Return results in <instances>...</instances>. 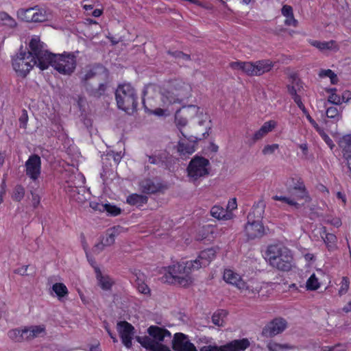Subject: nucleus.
Returning <instances> with one entry per match:
<instances>
[{"instance_id": "nucleus-1", "label": "nucleus", "mask_w": 351, "mask_h": 351, "mask_svg": "<svg viewBox=\"0 0 351 351\" xmlns=\"http://www.w3.org/2000/svg\"><path fill=\"white\" fill-rule=\"evenodd\" d=\"M31 47L39 60L38 67L41 70L47 69L51 65L60 73L70 75L76 67V57L74 54L66 52L62 54L51 53L37 36L32 38Z\"/></svg>"}, {"instance_id": "nucleus-2", "label": "nucleus", "mask_w": 351, "mask_h": 351, "mask_svg": "<svg viewBox=\"0 0 351 351\" xmlns=\"http://www.w3.org/2000/svg\"><path fill=\"white\" fill-rule=\"evenodd\" d=\"M223 280L250 298L267 297L273 289L271 282H261L255 280L245 282L239 274L230 269L224 270Z\"/></svg>"}, {"instance_id": "nucleus-3", "label": "nucleus", "mask_w": 351, "mask_h": 351, "mask_svg": "<svg viewBox=\"0 0 351 351\" xmlns=\"http://www.w3.org/2000/svg\"><path fill=\"white\" fill-rule=\"evenodd\" d=\"M198 270V265L191 261L176 263L168 267H162L159 273L163 282L186 287L193 281V272Z\"/></svg>"}, {"instance_id": "nucleus-4", "label": "nucleus", "mask_w": 351, "mask_h": 351, "mask_svg": "<svg viewBox=\"0 0 351 351\" xmlns=\"http://www.w3.org/2000/svg\"><path fill=\"white\" fill-rule=\"evenodd\" d=\"M193 119H196L197 123L199 125H206V128H210L208 114L203 108L197 106H184L176 112L175 123L180 130L187 125L189 120Z\"/></svg>"}, {"instance_id": "nucleus-5", "label": "nucleus", "mask_w": 351, "mask_h": 351, "mask_svg": "<svg viewBox=\"0 0 351 351\" xmlns=\"http://www.w3.org/2000/svg\"><path fill=\"white\" fill-rule=\"evenodd\" d=\"M191 92L189 84L181 80H173L162 88L161 100L165 106L180 104L191 96Z\"/></svg>"}, {"instance_id": "nucleus-6", "label": "nucleus", "mask_w": 351, "mask_h": 351, "mask_svg": "<svg viewBox=\"0 0 351 351\" xmlns=\"http://www.w3.org/2000/svg\"><path fill=\"white\" fill-rule=\"evenodd\" d=\"M269 265L281 271H289L293 264V258L289 249L282 245H271L266 252Z\"/></svg>"}, {"instance_id": "nucleus-7", "label": "nucleus", "mask_w": 351, "mask_h": 351, "mask_svg": "<svg viewBox=\"0 0 351 351\" xmlns=\"http://www.w3.org/2000/svg\"><path fill=\"white\" fill-rule=\"evenodd\" d=\"M29 47L28 51H21L12 58L14 70L22 77L26 76L34 66L36 65L38 67L39 60L31 47V41Z\"/></svg>"}, {"instance_id": "nucleus-8", "label": "nucleus", "mask_w": 351, "mask_h": 351, "mask_svg": "<svg viewBox=\"0 0 351 351\" xmlns=\"http://www.w3.org/2000/svg\"><path fill=\"white\" fill-rule=\"evenodd\" d=\"M230 66L236 71L250 76H259L271 70L274 62L270 60H261L256 62L236 61L230 63Z\"/></svg>"}, {"instance_id": "nucleus-9", "label": "nucleus", "mask_w": 351, "mask_h": 351, "mask_svg": "<svg viewBox=\"0 0 351 351\" xmlns=\"http://www.w3.org/2000/svg\"><path fill=\"white\" fill-rule=\"evenodd\" d=\"M115 95L117 106L119 109L128 112L136 108V93L130 84H120L116 90Z\"/></svg>"}, {"instance_id": "nucleus-10", "label": "nucleus", "mask_w": 351, "mask_h": 351, "mask_svg": "<svg viewBox=\"0 0 351 351\" xmlns=\"http://www.w3.org/2000/svg\"><path fill=\"white\" fill-rule=\"evenodd\" d=\"M210 162L208 159L196 156L189 162L186 171L190 181L195 182L206 177L209 173Z\"/></svg>"}, {"instance_id": "nucleus-11", "label": "nucleus", "mask_w": 351, "mask_h": 351, "mask_svg": "<svg viewBox=\"0 0 351 351\" xmlns=\"http://www.w3.org/2000/svg\"><path fill=\"white\" fill-rule=\"evenodd\" d=\"M72 177L75 180L67 182V186H65L66 191L75 201L83 203L86 199L84 196L86 189L84 186L85 178L80 173L74 175Z\"/></svg>"}, {"instance_id": "nucleus-12", "label": "nucleus", "mask_w": 351, "mask_h": 351, "mask_svg": "<svg viewBox=\"0 0 351 351\" xmlns=\"http://www.w3.org/2000/svg\"><path fill=\"white\" fill-rule=\"evenodd\" d=\"M25 173L33 182H36L41 173V159L36 155H31L25 162Z\"/></svg>"}, {"instance_id": "nucleus-13", "label": "nucleus", "mask_w": 351, "mask_h": 351, "mask_svg": "<svg viewBox=\"0 0 351 351\" xmlns=\"http://www.w3.org/2000/svg\"><path fill=\"white\" fill-rule=\"evenodd\" d=\"M245 232L249 239H253L263 237L265 233V230L261 221L259 219L253 220L252 214L250 213L247 216Z\"/></svg>"}, {"instance_id": "nucleus-14", "label": "nucleus", "mask_w": 351, "mask_h": 351, "mask_svg": "<svg viewBox=\"0 0 351 351\" xmlns=\"http://www.w3.org/2000/svg\"><path fill=\"white\" fill-rule=\"evenodd\" d=\"M287 323L282 318H276L268 323L263 329L262 334L266 337H272L282 332L287 328Z\"/></svg>"}, {"instance_id": "nucleus-15", "label": "nucleus", "mask_w": 351, "mask_h": 351, "mask_svg": "<svg viewBox=\"0 0 351 351\" xmlns=\"http://www.w3.org/2000/svg\"><path fill=\"white\" fill-rule=\"evenodd\" d=\"M172 346L175 351H198L188 336L181 332L174 335Z\"/></svg>"}, {"instance_id": "nucleus-16", "label": "nucleus", "mask_w": 351, "mask_h": 351, "mask_svg": "<svg viewBox=\"0 0 351 351\" xmlns=\"http://www.w3.org/2000/svg\"><path fill=\"white\" fill-rule=\"evenodd\" d=\"M134 327L127 322H120L117 324V330L122 343L127 348L132 346V340L134 335Z\"/></svg>"}, {"instance_id": "nucleus-17", "label": "nucleus", "mask_w": 351, "mask_h": 351, "mask_svg": "<svg viewBox=\"0 0 351 351\" xmlns=\"http://www.w3.org/2000/svg\"><path fill=\"white\" fill-rule=\"evenodd\" d=\"M147 331L149 336H139L138 337H147L151 341L162 343L165 338H171V334L168 330L158 326H150Z\"/></svg>"}, {"instance_id": "nucleus-18", "label": "nucleus", "mask_w": 351, "mask_h": 351, "mask_svg": "<svg viewBox=\"0 0 351 351\" xmlns=\"http://www.w3.org/2000/svg\"><path fill=\"white\" fill-rule=\"evenodd\" d=\"M216 250L214 248H208L202 251L198 256L191 261L194 265H198V269L206 267L215 258Z\"/></svg>"}, {"instance_id": "nucleus-19", "label": "nucleus", "mask_w": 351, "mask_h": 351, "mask_svg": "<svg viewBox=\"0 0 351 351\" xmlns=\"http://www.w3.org/2000/svg\"><path fill=\"white\" fill-rule=\"evenodd\" d=\"M177 150L180 156H188L195 152L196 143L186 138L180 139L178 144Z\"/></svg>"}, {"instance_id": "nucleus-20", "label": "nucleus", "mask_w": 351, "mask_h": 351, "mask_svg": "<svg viewBox=\"0 0 351 351\" xmlns=\"http://www.w3.org/2000/svg\"><path fill=\"white\" fill-rule=\"evenodd\" d=\"M278 123L274 120H269L265 122L263 125L254 132L252 139L254 141H258L263 138L269 132H272L277 126Z\"/></svg>"}, {"instance_id": "nucleus-21", "label": "nucleus", "mask_w": 351, "mask_h": 351, "mask_svg": "<svg viewBox=\"0 0 351 351\" xmlns=\"http://www.w3.org/2000/svg\"><path fill=\"white\" fill-rule=\"evenodd\" d=\"M288 92L295 102V99H302L304 95V88L300 79L293 77L291 84L288 86Z\"/></svg>"}, {"instance_id": "nucleus-22", "label": "nucleus", "mask_w": 351, "mask_h": 351, "mask_svg": "<svg viewBox=\"0 0 351 351\" xmlns=\"http://www.w3.org/2000/svg\"><path fill=\"white\" fill-rule=\"evenodd\" d=\"M133 278L138 292L145 295H149L151 290L146 283L145 275L140 271H136L134 274Z\"/></svg>"}, {"instance_id": "nucleus-23", "label": "nucleus", "mask_w": 351, "mask_h": 351, "mask_svg": "<svg viewBox=\"0 0 351 351\" xmlns=\"http://www.w3.org/2000/svg\"><path fill=\"white\" fill-rule=\"evenodd\" d=\"M250 346L248 339L233 340L223 346V351H244Z\"/></svg>"}, {"instance_id": "nucleus-24", "label": "nucleus", "mask_w": 351, "mask_h": 351, "mask_svg": "<svg viewBox=\"0 0 351 351\" xmlns=\"http://www.w3.org/2000/svg\"><path fill=\"white\" fill-rule=\"evenodd\" d=\"M136 341L143 347L152 351H171L168 346L151 341L147 337H136Z\"/></svg>"}, {"instance_id": "nucleus-25", "label": "nucleus", "mask_w": 351, "mask_h": 351, "mask_svg": "<svg viewBox=\"0 0 351 351\" xmlns=\"http://www.w3.org/2000/svg\"><path fill=\"white\" fill-rule=\"evenodd\" d=\"M33 23H41L50 20L52 17L51 11L46 7H33Z\"/></svg>"}, {"instance_id": "nucleus-26", "label": "nucleus", "mask_w": 351, "mask_h": 351, "mask_svg": "<svg viewBox=\"0 0 351 351\" xmlns=\"http://www.w3.org/2000/svg\"><path fill=\"white\" fill-rule=\"evenodd\" d=\"M345 159L351 156V134L343 135L337 141Z\"/></svg>"}, {"instance_id": "nucleus-27", "label": "nucleus", "mask_w": 351, "mask_h": 351, "mask_svg": "<svg viewBox=\"0 0 351 351\" xmlns=\"http://www.w3.org/2000/svg\"><path fill=\"white\" fill-rule=\"evenodd\" d=\"M93 267L95 268L96 278L100 287L104 290L110 289L114 284L113 280L109 276L103 274L97 267Z\"/></svg>"}, {"instance_id": "nucleus-28", "label": "nucleus", "mask_w": 351, "mask_h": 351, "mask_svg": "<svg viewBox=\"0 0 351 351\" xmlns=\"http://www.w3.org/2000/svg\"><path fill=\"white\" fill-rule=\"evenodd\" d=\"M210 215L218 220H230L234 217L232 213L227 211L223 207L217 205L211 208Z\"/></svg>"}, {"instance_id": "nucleus-29", "label": "nucleus", "mask_w": 351, "mask_h": 351, "mask_svg": "<svg viewBox=\"0 0 351 351\" xmlns=\"http://www.w3.org/2000/svg\"><path fill=\"white\" fill-rule=\"evenodd\" d=\"M121 229L120 226H117L107 230L106 234L101 239L103 243L107 246L112 245L115 238L121 233Z\"/></svg>"}, {"instance_id": "nucleus-30", "label": "nucleus", "mask_w": 351, "mask_h": 351, "mask_svg": "<svg viewBox=\"0 0 351 351\" xmlns=\"http://www.w3.org/2000/svg\"><path fill=\"white\" fill-rule=\"evenodd\" d=\"M282 14L285 17V24L287 26L297 27L298 21L294 18L291 6L285 5L281 10Z\"/></svg>"}, {"instance_id": "nucleus-31", "label": "nucleus", "mask_w": 351, "mask_h": 351, "mask_svg": "<svg viewBox=\"0 0 351 351\" xmlns=\"http://www.w3.org/2000/svg\"><path fill=\"white\" fill-rule=\"evenodd\" d=\"M291 193V198L295 199L296 202L298 200L309 201L308 193L303 184H300L298 186H295Z\"/></svg>"}, {"instance_id": "nucleus-32", "label": "nucleus", "mask_w": 351, "mask_h": 351, "mask_svg": "<svg viewBox=\"0 0 351 351\" xmlns=\"http://www.w3.org/2000/svg\"><path fill=\"white\" fill-rule=\"evenodd\" d=\"M326 115L328 119H330L332 123H337L342 119V110L339 109L337 106H326Z\"/></svg>"}, {"instance_id": "nucleus-33", "label": "nucleus", "mask_w": 351, "mask_h": 351, "mask_svg": "<svg viewBox=\"0 0 351 351\" xmlns=\"http://www.w3.org/2000/svg\"><path fill=\"white\" fill-rule=\"evenodd\" d=\"M308 42L312 46L317 48L320 51L333 50L337 49V46L335 42L333 40L321 42L318 40H310Z\"/></svg>"}, {"instance_id": "nucleus-34", "label": "nucleus", "mask_w": 351, "mask_h": 351, "mask_svg": "<svg viewBox=\"0 0 351 351\" xmlns=\"http://www.w3.org/2000/svg\"><path fill=\"white\" fill-rule=\"evenodd\" d=\"M0 25L12 29L17 26V23L16 20L7 12H0Z\"/></svg>"}, {"instance_id": "nucleus-35", "label": "nucleus", "mask_w": 351, "mask_h": 351, "mask_svg": "<svg viewBox=\"0 0 351 351\" xmlns=\"http://www.w3.org/2000/svg\"><path fill=\"white\" fill-rule=\"evenodd\" d=\"M33 7L29 8H20L16 12L18 19L25 22H33Z\"/></svg>"}, {"instance_id": "nucleus-36", "label": "nucleus", "mask_w": 351, "mask_h": 351, "mask_svg": "<svg viewBox=\"0 0 351 351\" xmlns=\"http://www.w3.org/2000/svg\"><path fill=\"white\" fill-rule=\"evenodd\" d=\"M267 348L269 351H289L293 348V346L289 343H280L274 341H270Z\"/></svg>"}, {"instance_id": "nucleus-37", "label": "nucleus", "mask_w": 351, "mask_h": 351, "mask_svg": "<svg viewBox=\"0 0 351 351\" xmlns=\"http://www.w3.org/2000/svg\"><path fill=\"white\" fill-rule=\"evenodd\" d=\"M53 291L56 293L59 300L69 294V291L66 285L61 282H56L51 287Z\"/></svg>"}, {"instance_id": "nucleus-38", "label": "nucleus", "mask_w": 351, "mask_h": 351, "mask_svg": "<svg viewBox=\"0 0 351 351\" xmlns=\"http://www.w3.org/2000/svg\"><path fill=\"white\" fill-rule=\"evenodd\" d=\"M147 202V197L142 195L132 194L127 198V202L133 206H141L145 204Z\"/></svg>"}, {"instance_id": "nucleus-39", "label": "nucleus", "mask_w": 351, "mask_h": 351, "mask_svg": "<svg viewBox=\"0 0 351 351\" xmlns=\"http://www.w3.org/2000/svg\"><path fill=\"white\" fill-rule=\"evenodd\" d=\"M322 238L327 245L328 250H332L335 247L337 242V237L335 234L326 232L325 228H324Z\"/></svg>"}, {"instance_id": "nucleus-40", "label": "nucleus", "mask_w": 351, "mask_h": 351, "mask_svg": "<svg viewBox=\"0 0 351 351\" xmlns=\"http://www.w3.org/2000/svg\"><path fill=\"white\" fill-rule=\"evenodd\" d=\"M141 188L145 193H154L158 191V186L151 180H143L140 184Z\"/></svg>"}, {"instance_id": "nucleus-41", "label": "nucleus", "mask_w": 351, "mask_h": 351, "mask_svg": "<svg viewBox=\"0 0 351 351\" xmlns=\"http://www.w3.org/2000/svg\"><path fill=\"white\" fill-rule=\"evenodd\" d=\"M227 315L226 311L221 310L215 312L212 316L213 323L217 326H222L225 322L224 319Z\"/></svg>"}, {"instance_id": "nucleus-42", "label": "nucleus", "mask_w": 351, "mask_h": 351, "mask_svg": "<svg viewBox=\"0 0 351 351\" xmlns=\"http://www.w3.org/2000/svg\"><path fill=\"white\" fill-rule=\"evenodd\" d=\"M329 93L327 101L328 103L339 106L341 104V95L337 93L336 88H329L327 90Z\"/></svg>"}, {"instance_id": "nucleus-43", "label": "nucleus", "mask_w": 351, "mask_h": 351, "mask_svg": "<svg viewBox=\"0 0 351 351\" xmlns=\"http://www.w3.org/2000/svg\"><path fill=\"white\" fill-rule=\"evenodd\" d=\"M320 283L316 275L313 274L307 280L306 287L307 290L314 291L319 289Z\"/></svg>"}, {"instance_id": "nucleus-44", "label": "nucleus", "mask_w": 351, "mask_h": 351, "mask_svg": "<svg viewBox=\"0 0 351 351\" xmlns=\"http://www.w3.org/2000/svg\"><path fill=\"white\" fill-rule=\"evenodd\" d=\"M23 329H19L15 328L10 330L8 332V335L10 339L12 341H14L16 342H22L23 341Z\"/></svg>"}, {"instance_id": "nucleus-45", "label": "nucleus", "mask_w": 351, "mask_h": 351, "mask_svg": "<svg viewBox=\"0 0 351 351\" xmlns=\"http://www.w3.org/2000/svg\"><path fill=\"white\" fill-rule=\"evenodd\" d=\"M272 199L275 201H280L283 203H285L288 205L293 206L295 207H298L299 204L295 202V199H292L291 197H287L283 195H274L272 197Z\"/></svg>"}, {"instance_id": "nucleus-46", "label": "nucleus", "mask_w": 351, "mask_h": 351, "mask_svg": "<svg viewBox=\"0 0 351 351\" xmlns=\"http://www.w3.org/2000/svg\"><path fill=\"white\" fill-rule=\"evenodd\" d=\"M29 328L33 338L38 337L45 334V327L44 325L32 326Z\"/></svg>"}, {"instance_id": "nucleus-47", "label": "nucleus", "mask_w": 351, "mask_h": 351, "mask_svg": "<svg viewBox=\"0 0 351 351\" xmlns=\"http://www.w3.org/2000/svg\"><path fill=\"white\" fill-rule=\"evenodd\" d=\"M321 77H328L330 80L331 84H336L338 82L337 75L330 69L322 70L319 73Z\"/></svg>"}, {"instance_id": "nucleus-48", "label": "nucleus", "mask_w": 351, "mask_h": 351, "mask_svg": "<svg viewBox=\"0 0 351 351\" xmlns=\"http://www.w3.org/2000/svg\"><path fill=\"white\" fill-rule=\"evenodd\" d=\"M25 195V189L21 186L17 185L14 190L13 198L16 201H21Z\"/></svg>"}, {"instance_id": "nucleus-49", "label": "nucleus", "mask_w": 351, "mask_h": 351, "mask_svg": "<svg viewBox=\"0 0 351 351\" xmlns=\"http://www.w3.org/2000/svg\"><path fill=\"white\" fill-rule=\"evenodd\" d=\"M278 144L274 143L271 145H267L263 147L262 153L264 156H269L273 154L276 150L278 149Z\"/></svg>"}, {"instance_id": "nucleus-50", "label": "nucleus", "mask_w": 351, "mask_h": 351, "mask_svg": "<svg viewBox=\"0 0 351 351\" xmlns=\"http://www.w3.org/2000/svg\"><path fill=\"white\" fill-rule=\"evenodd\" d=\"M349 280L347 277H343L341 282L340 283V288L339 290V295H342L347 293L349 289Z\"/></svg>"}, {"instance_id": "nucleus-51", "label": "nucleus", "mask_w": 351, "mask_h": 351, "mask_svg": "<svg viewBox=\"0 0 351 351\" xmlns=\"http://www.w3.org/2000/svg\"><path fill=\"white\" fill-rule=\"evenodd\" d=\"M106 208L105 211L108 213L112 216H117L121 213V209L116 206L110 204H105Z\"/></svg>"}, {"instance_id": "nucleus-52", "label": "nucleus", "mask_w": 351, "mask_h": 351, "mask_svg": "<svg viewBox=\"0 0 351 351\" xmlns=\"http://www.w3.org/2000/svg\"><path fill=\"white\" fill-rule=\"evenodd\" d=\"M213 232V227L211 226H204L200 232H202V235H199L197 238L199 240H203L204 239L209 238V233H212Z\"/></svg>"}, {"instance_id": "nucleus-53", "label": "nucleus", "mask_w": 351, "mask_h": 351, "mask_svg": "<svg viewBox=\"0 0 351 351\" xmlns=\"http://www.w3.org/2000/svg\"><path fill=\"white\" fill-rule=\"evenodd\" d=\"M321 136L322 138L324 141V142L328 145V147L332 149L335 147V144L333 143L332 140L328 136V134L324 131L323 129H321L317 132Z\"/></svg>"}, {"instance_id": "nucleus-54", "label": "nucleus", "mask_w": 351, "mask_h": 351, "mask_svg": "<svg viewBox=\"0 0 351 351\" xmlns=\"http://www.w3.org/2000/svg\"><path fill=\"white\" fill-rule=\"evenodd\" d=\"M90 207L94 210H98L99 212L105 211V208H106L105 204H101L97 202H90Z\"/></svg>"}, {"instance_id": "nucleus-55", "label": "nucleus", "mask_w": 351, "mask_h": 351, "mask_svg": "<svg viewBox=\"0 0 351 351\" xmlns=\"http://www.w3.org/2000/svg\"><path fill=\"white\" fill-rule=\"evenodd\" d=\"M237 203L236 198H232L230 199L228 202L226 209H225L227 211L232 213V210L237 209Z\"/></svg>"}, {"instance_id": "nucleus-56", "label": "nucleus", "mask_w": 351, "mask_h": 351, "mask_svg": "<svg viewBox=\"0 0 351 351\" xmlns=\"http://www.w3.org/2000/svg\"><path fill=\"white\" fill-rule=\"evenodd\" d=\"M200 351H223V346H205L200 348Z\"/></svg>"}, {"instance_id": "nucleus-57", "label": "nucleus", "mask_w": 351, "mask_h": 351, "mask_svg": "<svg viewBox=\"0 0 351 351\" xmlns=\"http://www.w3.org/2000/svg\"><path fill=\"white\" fill-rule=\"evenodd\" d=\"M151 114H155L158 117L167 116L170 113L167 110H163L162 108H156L154 110H149Z\"/></svg>"}, {"instance_id": "nucleus-58", "label": "nucleus", "mask_w": 351, "mask_h": 351, "mask_svg": "<svg viewBox=\"0 0 351 351\" xmlns=\"http://www.w3.org/2000/svg\"><path fill=\"white\" fill-rule=\"evenodd\" d=\"M32 194V204L34 208H36L38 206L40 202V197L38 194L31 192Z\"/></svg>"}, {"instance_id": "nucleus-59", "label": "nucleus", "mask_w": 351, "mask_h": 351, "mask_svg": "<svg viewBox=\"0 0 351 351\" xmlns=\"http://www.w3.org/2000/svg\"><path fill=\"white\" fill-rule=\"evenodd\" d=\"M28 120L27 113L26 110H23V113L19 118L20 126L21 128H25Z\"/></svg>"}, {"instance_id": "nucleus-60", "label": "nucleus", "mask_w": 351, "mask_h": 351, "mask_svg": "<svg viewBox=\"0 0 351 351\" xmlns=\"http://www.w3.org/2000/svg\"><path fill=\"white\" fill-rule=\"evenodd\" d=\"M351 99V92L349 90H345L341 95V100L342 103H347Z\"/></svg>"}, {"instance_id": "nucleus-61", "label": "nucleus", "mask_w": 351, "mask_h": 351, "mask_svg": "<svg viewBox=\"0 0 351 351\" xmlns=\"http://www.w3.org/2000/svg\"><path fill=\"white\" fill-rule=\"evenodd\" d=\"M32 333H30V328L29 327H25L23 328V341H28V340H31L33 338V337H32Z\"/></svg>"}, {"instance_id": "nucleus-62", "label": "nucleus", "mask_w": 351, "mask_h": 351, "mask_svg": "<svg viewBox=\"0 0 351 351\" xmlns=\"http://www.w3.org/2000/svg\"><path fill=\"white\" fill-rule=\"evenodd\" d=\"M295 104L298 106V108L302 111L304 114L307 117V114H309L304 105L303 104L302 99H299L298 98L295 99Z\"/></svg>"}, {"instance_id": "nucleus-63", "label": "nucleus", "mask_w": 351, "mask_h": 351, "mask_svg": "<svg viewBox=\"0 0 351 351\" xmlns=\"http://www.w3.org/2000/svg\"><path fill=\"white\" fill-rule=\"evenodd\" d=\"M306 119L311 124V125L316 130L317 132L319 131L322 129L316 123V121L311 117L310 114H307Z\"/></svg>"}, {"instance_id": "nucleus-64", "label": "nucleus", "mask_w": 351, "mask_h": 351, "mask_svg": "<svg viewBox=\"0 0 351 351\" xmlns=\"http://www.w3.org/2000/svg\"><path fill=\"white\" fill-rule=\"evenodd\" d=\"M105 247H107V245H104L103 243V241L101 240V241L99 243H97L94 246L93 251L95 253H99V252H101L104 249Z\"/></svg>"}]
</instances>
